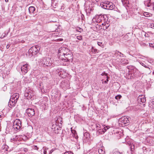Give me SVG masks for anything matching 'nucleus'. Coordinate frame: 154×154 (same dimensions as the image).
I'll return each mask as SVG.
<instances>
[{
    "mask_svg": "<svg viewBox=\"0 0 154 154\" xmlns=\"http://www.w3.org/2000/svg\"><path fill=\"white\" fill-rule=\"evenodd\" d=\"M51 58L44 57L41 59H39L38 61L40 64L43 66L53 67L54 66V61Z\"/></svg>",
    "mask_w": 154,
    "mask_h": 154,
    "instance_id": "f257e3e1",
    "label": "nucleus"
},
{
    "mask_svg": "<svg viewBox=\"0 0 154 154\" xmlns=\"http://www.w3.org/2000/svg\"><path fill=\"white\" fill-rule=\"evenodd\" d=\"M72 58V54L70 51L69 53H67L63 56V57H61V58L60 59V64L63 65H66L68 64V61L71 60Z\"/></svg>",
    "mask_w": 154,
    "mask_h": 154,
    "instance_id": "f03ea898",
    "label": "nucleus"
},
{
    "mask_svg": "<svg viewBox=\"0 0 154 154\" xmlns=\"http://www.w3.org/2000/svg\"><path fill=\"white\" fill-rule=\"evenodd\" d=\"M129 69L128 72L126 75L127 78L128 79H131L134 78L135 76V72L137 71V70L132 66H127Z\"/></svg>",
    "mask_w": 154,
    "mask_h": 154,
    "instance_id": "7ed1b4c3",
    "label": "nucleus"
},
{
    "mask_svg": "<svg viewBox=\"0 0 154 154\" xmlns=\"http://www.w3.org/2000/svg\"><path fill=\"white\" fill-rule=\"evenodd\" d=\"M107 17L106 15H97L96 16V20L97 23H102V25H106L107 22Z\"/></svg>",
    "mask_w": 154,
    "mask_h": 154,
    "instance_id": "20e7f679",
    "label": "nucleus"
},
{
    "mask_svg": "<svg viewBox=\"0 0 154 154\" xmlns=\"http://www.w3.org/2000/svg\"><path fill=\"white\" fill-rule=\"evenodd\" d=\"M129 122L128 118L126 116H123L120 118L118 121L119 126L124 127L128 125Z\"/></svg>",
    "mask_w": 154,
    "mask_h": 154,
    "instance_id": "39448f33",
    "label": "nucleus"
},
{
    "mask_svg": "<svg viewBox=\"0 0 154 154\" xmlns=\"http://www.w3.org/2000/svg\"><path fill=\"white\" fill-rule=\"evenodd\" d=\"M70 51L66 47H63L60 48L58 51V54L59 56L60 59L61 58V57H63L67 53H69Z\"/></svg>",
    "mask_w": 154,
    "mask_h": 154,
    "instance_id": "423d86ee",
    "label": "nucleus"
},
{
    "mask_svg": "<svg viewBox=\"0 0 154 154\" xmlns=\"http://www.w3.org/2000/svg\"><path fill=\"white\" fill-rule=\"evenodd\" d=\"M40 49V47L38 45L32 47L29 50V53L32 54V55H36Z\"/></svg>",
    "mask_w": 154,
    "mask_h": 154,
    "instance_id": "0eeeda50",
    "label": "nucleus"
},
{
    "mask_svg": "<svg viewBox=\"0 0 154 154\" xmlns=\"http://www.w3.org/2000/svg\"><path fill=\"white\" fill-rule=\"evenodd\" d=\"M22 127L21 121L19 119H16L13 123V127L14 129L18 130Z\"/></svg>",
    "mask_w": 154,
    "mask_h": 154,
    "instance_id": "6e6552de",
    "label": "nucleus"
},
{
    "mask_svg": "<svg viewBox=\"0 0 154 154\" xmlns=\"http://www.w3.org/2000/svg\"><path fill=\"white\" fill-rule=\"evenodd\" d=\"M58 74L62 78H65L67 75V73L64 70L58 68L57 69Z\"/></svg>",
    "mask_w": 154,
    "mask_h": 154,
    "instance_id": "1a4fd4ad",
    "label": "nucleus"
},
{
    "mask_svg": "<svg viewBox=\"0 0 154 154\" xmlns=\"http://www.w3.org/2000/svg\"><path fill=\"white\" fill-rule=\"evenodd\" d=\"M150 2L151 0H148L147 2H144V4L145 6L149 7L150 10L154 11V2L151 3Z\"/></svg>",
    "mask_w": 154,
    "mask_h": 154,
    "instance_id": "9d476101",
    "label": "nucleus"
},
{
    "mask_svg": "<svg viewBox=\"0 0 154 154\" xmlns=\"http://www.w3.org/2000/svg\"><path fill=\"white\" fill-rule=\"evenodd\" d=\"M26 112L28 116L30 117H32L35 115V111L33 109H27L26 110Z\"/></svg>",
    "mask_w": 154,
    "mask_h": 154,
    "instance_id": "9b49d317",
    "label": "nucleus"
},
{
    "mask_svg": "<svg viewBox=\"0 0 154 154\" xmlns=\"http://www.w3.org/2000/svg\"><path fill=\"white\" fill-rule=\"evenodd\" d=\"M17 102V101L15 100H13L11 99H10L8 103V106L11 108L14 107Z\"/></svg>",
    "mask_w": 154,
    "mask_h": 154,
    "instance_id": "f8f14e48",
    "label": "nucleus"
},
{
    "mask_svg": "<svg viewBox=\"0 0 154 154\" xmlns=\"http://www.w3.org/2000/svg\"><path fill=\"white\" fill-rule=\"evenodd\" d=\"M29 65L27 64H26L22 66L21 67V71L24 74H26L27 72V67Z\"/></svg>",
    "mask_w": 154,
    "mask_h": 154,
    "instance_id": "ddd939ff",
    "label": "nucleus"
},
{
    "mask_svg": "<svg viewBox=\"0 0 154 154\" xmlns=\"http://www.w3.org/2000/svg\"><path fill=\"white\" fill-rule=\"evenodd\" d=\"M24 95L27 99H30L32 98L33 94L32 93L31 91H28L25 93Z\"/></svg>",
    "mask_w": 154,
    "mask_h": 154,
    "instance_id": "4468645a",
    "label": "nucleus"
},
{
    "mask_svg": "<svg viewBox=\"0 0 154 154\" xmlns=\"http://www.w3.org/2000/svg\"><path fill=\"white\" fill-rule=\"evenodd\" d=\"M19 97V94H18L16 93L13 94L11 97L10 99L13 100H15L17 101V100Z\"/></svg>",
    "mask_w": 154,
    "mask_h": 154,
    "instance_id": "2eb2a0df",
    "label": "nucleus"
},
{
    "mask_svg": "<svg viewBox=\"0 0 154 154\" xmlns=\"http://www.w3.org/2000/svg\"><path fill=\"white\" fill-rule=\"evenodd\" d=\"M138 100L139 101H140L142 103L145 102L146 99L144 97V96L143 95L139 96L138 97Z\"/></svg>",
    "mask_w": 154,
    "mask_h": 154,
    "instance_id": "dca6fc26",
    "label": "nucleus"
},
{
    "mask_svg": "<svg viewBox=\"0 0 154 154\" xmlns=\"http://www.w3.org/2000/svg\"><path fill=\"white\" fill-rule=\"evenodd\" d=\"M121 62L123 65L127 64L128 63V60L125 58L122 59Z\"/></svg>",
    "mask_w": 154,
    "mask_h": 154,
    "instance_id": "f3484780",
    "label": "nucleus"
},
{
    "mask_svg": "<svg viewBox=\"0 0 154 154\" xmlns=\"http://www.w3.org/2000/svg\"><path fill=\"white\" fill-rule=\"evenodd\" d=\"M35 8L33 6H31L29 8V13L30 14L33 13L35 11Z\"/></svg>",
    "mask_w": 154,
    "mask_h": 154,
    "instance_id": "a211bd4d",
    "label": "nucleus"
},
{
    "mask_svg": "<svg viewBox=\"0 0 154 154\" xmlns=\"http://www.w3.org/2000/svg\"><path fill=\"white\" fill-rule=\"evenodd\" d=\"M18 137L17 135L15 136V137H13L11 139V141L13 142V141H16L18 140Z\"/></svg>",
    "mask_w": 154,
    "mask_h": 154,
    "instance_id": "6ab92c4d",
    "label": "nucleus"
},
{
    "mask_svg": "<svg viewBox=\"0 0 154 154\" xmlns=\"http://www.w3.org/2000/svg\"><path fill=\"white\" fill-rule=\"evenodd\" d=\"M121 53L118 51H116L115 52L114 54V57H117V56H119L120 57H122V55H121Z\"/></svg>",
    "mask_w": 154,
    "mask_h": 154,
    "instance_id": "aec40b11",
    "label": "nucleus"
},
{
    "mask_svg": "<svg viewBox=\"0 0 154 154\" xmlns=\"http://www.w3.org/2000/svg\"><path fill=\"white\" fill-rule=\"evenodd\" d=\"M106 5H107V2H104L102 4H100V5L101 6V7H102V8H103L104 9H107V6H106Z\"/></svg>",
    "mask_w": 154,
    "mask_h": 154,
    "instance_id": "412c9836",
    "label": "nucleus"
},
{
    "mask_svg": "<svg viewBox=\"0 0 154 154\" xmlns=\"http://www.w3.org/2000/svg\"><path fill=\"white\" fill-rule=\"evenodd\" d=\"M110 6L109 8V10H112L115 9V8L116 6L112 2L110 3Z\"/></svg>",
    "mask_w": 154,
    "mask_h": 154,
    "instance_id": "4be33fe9",
    "label": "nucleus"
},
{
    "mask_svg": "<svg viewBox=\"0 0 154 154\" xmlns=\"http://www.w3.org/2000/svg\"><path fill=\"white\" fill-rule=\"evenodd\" d=\"M72 132L73 134L74 135L73 136L74 137H75V138L76 139H77L78 138V137L77 135V133H76V131L75 130H74L73 131H72Z\"/></svg>",
    "mask_w": 154,
    "mask_h": 154,
    "instance_id": "5701e85b",
    "label": "nucleus"
},
{
    "mask_svg": "<svg viewBox=\"0 0 154 154\" xmlns=\"http://www.w3.org/2000/svg\"><path fill=\"white\" fill-rule=\"evenodd\" d=\"M84 136L85 138L88 139L90 137V134L88 132H85L84 133Z\"/></svg>",
    "mask_w": 154,
    "mask_h": 154,
    "instance_id": "b1692460",
    "label": "nucleus"
},
{
    "mask_svg": "<svg viewBox=\"0 0 154 154\" xmlns=\"http://www.w3.org/2000/svg\"><path fill=\"white\" fill-rule=\"evenodd\" d=\"M122 4L125 5L126 6L127 5L129 4L128 0H121Z\"/></svg>",
    "mask_w": 154,
    "mask_h": 154,
    "instance_id": "393cba45",
    "label": "nucleus"
},
{
    "mask_svg": "<svg viewBox=\"0 0 154 154\" xmlns=\"http://www.w3.org/2000/svg\"><path fill=\"white\" fill-rule=\"evenodd\" d=\"M98 152L100 154H104L105 151L103 148L100 149L98 150Z\"/></svg>",
    "mask_w": 154,
    "mask_h": 154,
    "instance_id": "a878e982",
    "label": "nucleus"
},
{
    "mask_svg": "<svg viewBox=\"0 0 154 154\" xmlns=\"http://www.w3.org/2000/svg\"><path fill=\"white\" fill-rule=\"evenodd\" d=\"M76 30L77 31L79 32H81L83 31V29L79 27H77L76 28Z\"/></svg>",
    "mask_w": 154,
    "mask_h": 154,
    "instance_id": "bb28decb",
    "label": "nucleus"
},
{
    "mask_svg": "<svg viewBox=\"0 0 154 154\" xmlns=\"http://www.w3.org/2000/svg\"><path fill=\"white\" fill-rule=\"evenodd\" d=\"M146 68H147L146 69V73L148 74H149L151 72V71L150 68L148 67H147Z\"/></svg>",
    "mask_w": 154,
    "mask_h": 154,
    "instance_id": "cd10ccee",
    "label": "nucleus"
},
{
    "mask_svg": "<svg viewBox=\"0 0 154 154\" xmlns=\"http://www.w3.org/2000/svg\"><path fill=\"white\" fill-rule=\"evenodd\" d=\"M130 146L131 151H133L134 149V145L131 144L130 145Z\"/></svg>",
    "mask_w": 154,
    "mask_h": 154,
    "instance_id": "c85d7f7f",
    "label": "nucleus"
},
{
    "mask_svg": "<svg viewBox=\"0 0 154 154\" xmlns=\"http://www.w3.org/2000/svg\"><path fill=\"white\" fill-rule=\"evenodd\" d=\"M110 3H111V2H107L106 6H107V10H109V9L110 8H109L110 6L111 5L110 4Z\"/></svg>",
    "mask_w": 154,
    "mask_h": 154,
    "instance_id": "c756f323",
    "label": "nucleus"
},
{
    "mask_svg": "<svg viewBox=\"0 0 154 154\" xmlns=\"http://www.w3.org/2000/svg\"><path fill=\"white\" fill-rule=\"evenodd\" d=\"M122 97V96L120 95H118L115 96V98L116 100H119Z\"/></svg>",
    "mask_w": 154,
    "mask_h": 154,
    "instance_id": "7c9ffc66",
    "label": "nucleus"
},
{
    "mask_svg": "<svg viewBox=\"0 0 154 154\" xmlns=\"http://www.w3.org/2000/svg\"><path fill=\"white\" fill-rule=\"evenodd\" d=\"M108 25V24H107L106 23V25H103L104 26L103 28V30H105L108 28L109 26Z\"/></svg>",
    "mask_w": 154,
    "mask_h": 154,
    "instance_id": "2f4dec72",
    "label": "nucleus"
},
{
    "mask_svg": "<svg viewBox=\"0 0 154 154\" xmlns=\"http://www.w3.org/2000/svg\"><path fill=\"white\" fill-rule=\"evenodd\" d=\"M143 15L144 16L147 17L150 16L149 13L146 12H145L143 13Z\"/></svg>",
    "mask_w": 154,
    "mask_h": 154,
    "instance_id": "473e14b6",
    "label": "nucleus"
},
{
    "mask_svg": "<svg viewBox=\"0 0 154 154\" xmlns=\"http://www.w3.org/2000/svg\"><path fill=\"white\" fill-rule=\"evenodd\" d=\"M150 105V107H151L153 109H154V101H153L151 102Z\"/></svg>",
    "mask_w": 154,
    "mask_h": 154,
    "instance_id": "72a5a7b5",
    "label": "nucleus"
},
{
    "mask_svg": "<svg viewBox=\"0 0 154 154\" xmlns=\"http://www.w3.org/2000/svg\"><path fill=\"white\" fill-rule=\"evenodd\" d=\"M96 127L97 128V129L99 130L100 128V125L99 124H96Z\"/></svg>",
    "mask_w": 154,
    "mask_h": 154,
    "instance_id": "f704fd0d",
    "label": "nucleus"
},
{
    "mask_svg": "<svg viewBox=\"0 0 154 154\" xmlns=\"http://www.w3.org/2000/svg\"><path fill=\"white\" fill-rule=\"evenodd\" d=\"M97 51V50L96 49H94L93 48V47H92V52H94V53H96Z\"/></svg>",
    "mask_w": 154,
    "mask_h": 154,
    "instance_id": "c9c22d12",
    "label": "nucleus"
},
{
    "mask_svg": "<svg viewBox=\"0 0 154 154\" xmlns=\"http://www.w3.org/2000/svg\"><path fill=\"white\" fill-rule=\"evenodd\" d=\"M77 38L79 40H81L82 39V37L81 36H77Z\"/></svg>",
    "mask_w": 154,
    "mask_h": 154,
    "instance_id": "e433bc0d",
    "label": "nucleus"
},
{
    "mask_svg": "<svg viewBox=\"0 0 154 154\" xmlns=\"http://www.w3.org/2000/svg\"><path fill=\"white\" fill-rule=\"evenodd\" d=\"M64 154H73V153L71 152H65Z\"/></svg>",
    "mask_w": 154,
    "mask_h": 154,
    "instance_id": "4c0bfd02",
    "label": "nucleus"
},
{
    "mask_svg": "<svg viewBox=\"0 0 154 154\" xmlns=\"http://www.w3.org/2000/svg\"><path fill=\"white\" fill-rule=\"evenodd\" d=\"M106 78H107L106 80L104 82V83L105 84H106V83L107 84V82L108 81V79H109L108 76H107V77H106Z\"/></svg>",
    "mask_w": 154,
    "mask_h": 154,
    "instance_id": "58836bf2",
    "label": "nucleus"
},
{
    "mask_svg": "<svg viewBox=\"0 0 154 154\" xmlns=\"http://www.w3.org/2000/svg\"><path fill=\"white\" fill-rule=\"evenodd\" d=\"M113 154H122V152H114Z\"/></svg>",
    "mask_w": 154,
    "mask_h": 154,
    "instance_id": "ea45409f",
    "label": "nucleus"
},
{
    "mask_svg": "<svg viewBox=\"0 0 154 154\" xmlns=\"http://www.w3.org/2000/svg\"><path fill=\"white\" fill-rule=\"evenodd\" d=\"M101 75H105L106 76V77L107 76V74L106 73H105V72H104L103 73H102V74H101Z\"/></svg>",
    "mask_w": 154,
    "mask_h": 154,
    "instance_id": "a19ab883",
    "label": "nucleus"
},
{
    "mask_svg": "<svg viewBox=\"0 0 154 154\" xmlns=\"http://www.w3.org/2000/svg\"><path fill=\"white\" fill-rule=\"evenodd\" d=\"M150 27L151 28L154 29V23L151 24L150 25Z\"/></svg>",
    "mask_w": 154,
    "mask_h": 154,
    "instance_id": "79ce46f5",
    "label": "nucleus"
},
{
    "mask_svg": "<svg viewBox=\"0 0 154 154\" xmlns=\"http://www.w3.org/2000/svg\"><path fill=\"white\" fill-rule=\"evenodd\" d=\"M149 44L150 47H152V48H154V45H153V44H152L149 43Z\"/></svg>",
    "mask_w": 154,
    "mask_h": 154,
    "instance_id": "37998d69",
    "label": "nucleus"
},
{
    "mask_svg": "<svg viewBox=\"0 0 154 154\" xmlns=\"http://www.w3.org/2000/svg\"><path fill=\"white\" fill-rule=\"evenodd\" d=\"M144 36L145 37H149V34L146 33L145 34V35H144Z\"/></svg>",
    "mask_w": 154,
    "mask_h": 154,
    "instance_id": "c03bdc74",
    "label": "nucleus"
},
{
    "mask_svg": "<svg viewBox=\"0 0 154 154\" xmlns=\"http://www.w3.org/2000/svg\"><path fill=\"white\" fill-rule=\"evenodd\" d=\"M92 21L93 22H96V16L95 17L92 19Z\"/></svg>",
    "mask_w": 154,
    "mask_h": 154,
    "instance_id": "a18cd8bd",
    "label": "nucleus"
},
{
    "mask_svg": "<svg viewBox=\"0 0 154 154\" xmlns=\"http://www.w3.org/2000/svg\"><path fill=\"white\" fill-rule=\"evenodd\" d=\"M34 149H36L37 150H38V148L37 146H35L34 147Z\"/></svg>",
    "mask_w": 154,
    "mask_h": 154,
    "instance_id": "49530a36",
    "label": "nucleus"
},
{
    "mask_svg": "<svg viewBox=\"0 0 154 154\" xmlns=\"http://www.w3.org/2000/svg\"><path fill=\"white\" fill-rule=\"evenodd\" d=\"M8 33V32H5V33H4L5 35H4L3 37H4L5 36H6L7 35Z\"/></svg>",
    "mask_w": 154,
    "mask_h": 154,
    "instance_id": "de8ad7c7",
    "label": "nucleus"
},
{
    "mask_svg": "<svg viewBox=\"0 0 154 154\" xmlns=\"http://www.w3.org/2000/svg\"><path fill=\"white\" fill-rule=\"evenodd\" d=\"M28 149L26 148H25L24 149V151L26 152L28 151Z\"/></svg>",
    "mask_w": 154,
    "mask_h": 154,
    "instance_id": "09e8293b",
    "label": "nucleus"
},
{
    "mask_svg": "<svg viewBox=\"0 0 154 154\" xmlns=\"http://www.w3.org/2000/svg\"><path fill=\"white\" fill-rule=\"evenodd\" d=\"M10 45H7L6 46V48L7 49L9 48L10 47Z\"/></svg>",
    "mask_w": 154,
    "mask_h": 154,
    "instance_id": "8fccbe9b",
    "label": "nucleus"
},
{
    "mask_svg": "<svg viewBox=\"0 0 154 154\" xmlns=\"http://www.w3.org/2000/svg\"><path fill=\"white\" fill-rule=\"evenodd\" d=\"M143 66L145 67H146V68H147V66H146L144 64H143V63H142V64H141Z\"/></svg>",
    "mask_w": 154,
    "mask_h": 154,
    "instance_id": "3c124183",
    "label": "nucleus"
},
{
    "mask_svg": "<svg viewBox=\"0 0 154 154\" xmlns=\"http://www.w3.org/2000/svg\"><path fill=\"white\" fill-rule=\"evenodd\" d=\"M56 123H57V122H56V123H55V125H52V127H53L52 128H53V127H54V128L55 130V129H56V128H55V127H54V126H56Z\"/></svg>",
    "mask_w": 154,
    "mask_h": 154,
    "instance_id": "603ef678",
    "label": "nucleus"
},
{
    "mask_svg": "<svg viewBox=\"0 0 154 154\" xmlns=\"http://www.w3.org/2000/svg\"><path fill=\"white\" fill-rule=\"evenodd\" d=\"M102 44V43L101 42H98V45H99V46H100Z\"/></svg>",
    "mask_w": 154,
    "mask_h": 154,
    "instance_id": "864d4df0",
    "label": "nucleus"
},
{
    "mask_svg": "<svg viewBox=\"0 0 154 154\" xmlns=\"http://www.w3.org/2000/svg\"><path fill=\"white\" fill-rule=\"evenodd\" d=\"M47 153V152L45 150H44V152H43V153L44 154H46Z\"/></svg>",
    "mask_w": 154,
    "mask_h": 154,
    "instance_id": "5fc2aeb1",
    "label": "nucleus"
},
{
    "mask_svg": "<svg viewBox=\"0 0 154 154\" xmlns=\"http://www.w3.org/2000/svg\"><path fill=\"white\" fill-rule=\"evenodd\" d=\"M121 55H122V57H123L124 56V54H122V53H121Z\"/></svg>",
    "mask_w": 154,
    "mask_h": 154,
    "instance_id": "6e6d98bb",
    "label": "nucleus"
},
{
    "mask_svg": "<svg viewBox=\"0 0 154 154\" xmlns=\"http://www.w3.org/2000/svg\"><path fill=\"white\" fill-rule=\"evenodd\" d=\"M2 16H1V15H0V21H1V19H2Z\"/></svg>",
    "mask_w": 154,
    "mask_h": 154,
    "instance_id": "4d7b16f0",
    "label": "nucleus"
},
{
    "mask_svg": "<svg viewBox=\"0 0 154 154\" xmlns=\"http://www.w3.org/2000/svg\"><path fill=\"white\" fill-rule=\"evenodd\" d=\"M104 129L105 131H103L104 132H105L106 131V129L105 128H104Z\"/></svg>",
    "mask_w": 154,
    "mask_h": 154,
    "instance_id": "13d9d810",
    "label": "nucleus"
},
{
    "mask_svg": "<svg viewBox=\"0 0 154 154\" xmlns=\"http://www.w3.org/2000/svg\"><path fill=\"white\" fill-rule=\"evenodd\" d=\"M5 1L6 2H8V0H5Z\"/></svg>",
    "mask_w": 154,
    "mask_h": 154,
    "instance_id": "bf43d9fd",
    "label": "nucleus"
},
{
    "mask_svg": "<svg viewBox=\"0 0 154 154\" xmlns=\"http://www.w3.org/2000/svg\"><path fill=\"white\" fill-rule=\"evenodd\" d=\"M53 152V151H52V150H51L50 151V152Z\"/></svg>",
    "mask_w": 154,
    "mask_h": 154,
    "instance_id": "052dcab7",
    "label": "nucleus"
},
{
    "mask_svg": "<svg viewBox=\"0 0 154 154\" xmlns=\"http://www.w3.org/2000/svg\"><path fill=\"white\" fill-rule=\"evenodd\" d=\"M152 74L153 75H154V72H153Z\"/></svg>",
    "mask_w": 154,
    "mask_h": 154,
    "instance_id": "680f3d73",
    "label": "nucleus"
},
{
    "mask_svg": "<svg viewBox=\"0 0 154 154\" xmlns=\"http://www.w3.org/2000/svg\"><path fill=\"white\" fill-rule=\"evenodd\" d=\"M84 43H83V45H85V44H84Z\"/></svg>",
    "mask_w": 154,
    "mask_h": 154,
    "instance_id": "e2e57ef3",
    "label": "nucleus"
},
{
    "mask_svg": "<svg viewBox=\"0 0 154 154\" xmlns=\"http://www.w3.org/2000/svg\"><path fill=\"white\" fill-rule=\"evenodd\" d=\"M84 43H83V45H85V44H84Z\"/></svg>",
    "mask_w": 154,
    "mask_h": 154,
    "instance_id": "0e129e2a",
    "label": "nucleus"
},
{
    "mask_svg": "<svg viewBox=\"0 0 154 154\" xmlns=\"http://www.w3.org/2000/svg\"><path fill=\"white\" fill-rule=\"evenodd\" d=\"M86 9H87V8H86ZM86 10H87V9H86Z\"/></svg>",
    "mask_w": 154,
    "mask_h": 154,
    "instance_id": "69168bd1",
    "label": "nucleus"
},
{
    "mask_svg": "<svg viewBox=\"0 0 154 154\" xmlns=\"http://www.w3.org/2000/svg\"><path fill=\"white\" fill-rule=\"evenodd\" d=\"M0 117H1V115H0Z\"/></svg>",
    "mask_w": 154,
    "mask_h": 154,
    "instance_id": "338daca9",
    "label": "nucleus"
},
{
    "mask_svg": "<svg viewBox=\"0 0 154 154\" xmlns=\"http://www.w3.org/2000/svg\"><path fill=\"white\" fill-rule=\"evenodd\" d=\"M0 117H1V115H0Z\"/></svg>",
    "mask_w": 154,
    "mask_h": 154,
    "instance_id": "774afa93",
    "label": "nucleus"
}]
</instances>
